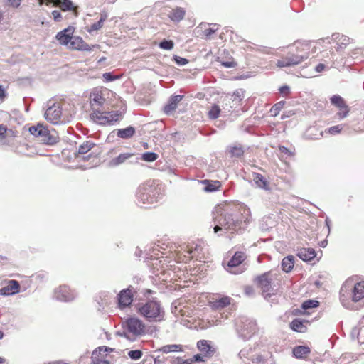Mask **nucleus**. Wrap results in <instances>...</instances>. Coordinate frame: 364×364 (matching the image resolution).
Masks as SVG:
<instances>
[{
  "label": "nucleus",
  "mask_w": 364,
  "mask_h": 364,
  "mask_svg": "<svg viewBox=\"0 0 364 364\" xmlns=\"http://www.w3.org/2000/svg\"><path fill=\"white\" fill-rule=\"evenodd\" d=\"M310 48V45L309 43H301L300 45V49L301 50H309Z\"/></svg>",
  "instance_id": "obj_56"
},
{
  "label": "nucleus",
  "mask_w": 364,
  "mask_h": 364,
  "mask_svg": "<svg viewBox=\"0 0 364 364\" xmlns=\"http://www.w3.org/2000/svg\"><path fill=\"white\" fill-rule=\"evenodd\" d=\"M201 182L206 185L204 189L208 192L215 191L221 187V183L218 181L203 180Z\"/></svg>",
  "instance_id": "obj_33"
},
{
  "label": "nucleus",
  "mask_w": 364,
  "mask_h": 364,
  "mask_svg": "<svg viewBox=\"0 0 364 364\" xmlns=\"http://www.w3.org/2000/svg\"><path fill=\"white\" fill-rule=\"evenodd\" d=\"M174 43L172 41L164 40L159 43V47L161 49L170 50L173 48Z\"/></svg>",
  "instance_id": "obj_43"
},
{
  "label": "nucleus",
  "mask_w": 364,
  "mask_h": 364,
  "mask_svg": "<svg viewBox=\"0 0 364 364\" xmlns=\"http://www.w3.org/2000/svg\"><path fill=\"white\" fill-rule=\"evenodd\" d=\"M120 114L117 112H101L100 110H94L90 114L91 119L102 125L113 124L119 119Z\"/></svg>",
  "instance_id": "obj_5"
},
{
  "label": "nucleus",
  "mask_w": 364,
  "mask_h": 364,
  "mask_svg": "<svg viewBox=\"0 0 364 364\" xmlns=\"http://www.w3.org/2000/svg\"><path fill=\"white\" fill-rule=\"evenodd\" d=\"M183 96L175 95L170 98L168 102L164 106V111L166 114H171L178 107V104L181 101Z\"/></svg>",
  "instance_id": "obj_25"
},
{
  "label": "nucleus",
  "mask_w": 364,
  "mask_h": 364,
  "mask_svg": "<svg viewBox=\"0 0 364 364\" xmlns=\"http://www.w3.org/2000/svg\"><path fill=\"white\" fill-rule=\"evenodd\" d=\"M95 46V45H88L80 36H74L68 46V48L81 51H91Z\"/></svg>",
  "instance_id": "obj_19"
},
{
  "label": "nucleus",
  "mask_w": 364,
  "mask_h": 364,
  "mask_svg": "<svg viewBox=\"0 0 364 364\" xmlns=\"http://www.w3.org/2000/svg\"><path fill=\"white\" fill-rule=\"evenodd\" d=\"M291 328L299 333H305L307 327L304 324V322L299 318L294 319L290 323Z\"/></svg>",
  "instance_id": "obj_32"
},
{
  "label": "nucleus",
  "mask_w": 364,
  "mask_h": 364,
  "mask_svg": "<svg viewBox=\"0 0 364 364\" xmlns=\"http://www.w3.org/2000/svg\"><path fill=\"white\" fill-rule=\"evenodd\" d=\"M187 62L188 61H187L186 59L181 58V64L184 65V64L187 63Z\"/></svg>",
  "instance_id": "obj_60"
},
{
  "label": "nucleus",
  "mask_w": 364,
  "mask_h": 364,
  "mask_svg": "<svg viewBox=\"0 0 364 364\" xmlns=\"http://www.w3.org/2000/svg\"><path fill=\"white\" fill-rule=\"evenodd\" d=\"M75 31V28L73 26H68V28L63 29V31L58 32L55 38L58 41L59 43L65 46L68 48L70 42L74 37L73 35Z\"/></svg>",
  "instance_id": "obj_18"
},
{
  "label": "nucleus",
  "mask_w": 364,
  "mask_h": 364,
  "mask_svg": "<svg viewBox=\"0 0 364 364\" xmlns=\"http://www.w3.org/2000/svg\"><path fill=\"white\" fill-rule=\"evenodd\" d=\"M40 5H42L43 4V0H39Z\"/></svg>",
  "instance_id": "obj_64"
},
{
  "label": "nucleus",
  "mask_w": 364,
  "mask_h": 364,
  "mask_svg": "<svg viewBox=\"0 0 364 364\" xmlns=\"http://www.w3.org/2000/svg\"><path fill=\"white\" fill-rule=\"evenodd\" d=\"M285 105L284 101H280L277 103H276L272 107V112H274V115H277L281 109L283 108L284 105Z\"/></svg>",
  "instance_id": "obj_46"
},
{
  "label": "nucleus",
  "mask_w": 364,
  "mask_h": 364,
  "mask_svg": "<svg viewBox=\"0 0 364 364\" xmlns=\"http://www.w3.org/2000/svg\"><path fill=\"white\" fill-rule=\"evenodd\" d=\"M159 156L157 154L154 152H146L141 156V159L144 161L152 162L158 159Z\"/></svg>",
  "instance_id": "obj_40"
},
{
  "label": "nucleus",
  "mask_w": 364,
  "mask_h": 364,
  "mask_svg": "<svg viewBox=\"0 0 364 364\" xmlns=\"http://www.w3.org/2000/svg\"><path fill=\"white\" fill-rule=\"evenodd\" d=\"M95 146V144L92 141H85L82 144L77 150V152L75 154V160L77 162L89 161L90 159H95L97 158V155L93 154L92 153L87 154L92 148ZM94 160H92L93 161Z\"/></svg>",
  "instance_id": "obj_9"
},
{
  "label": "nucleus",
  "mask_w": 364,
  "mask_h": 364,
  "mask_svg": "<svg viewBox=\"0 0 364 364\" xmlns=\"http://www.w3.org/2000/svg\"><path fill=\"white\" fill-rule=\"evenodd\" d=\"M246 259L247 255L245 252L237 251L235 252L228 263V267L230 268L229 271L235 274L237 273L236 272L232 270V269L239 267Z\"/></svg>",
  "instance_id": "obj_22"
},
{
  "label": "nucleus",
  "mask_w": 364,
  "mask_h": 364,
  "mask_svg": "<svg viewBox=\"0 0 364 364\" xmlns=\"http://www.w3.org/2000/svg\"><path fill=\"white\" fill-rule=\"evenodd\" d=\"M3 336H4V333L1 331H0V339H1L3 338Z\"/></svg>",
  "instance_id": "obj_63"
},
{
  "label": "nucleus",
  "mask_w": 364,
  "mask_h": 364,
  "mask_svg": "<svg viewBox=\"0 0 364 364\" xmlns=\"http://www.w3.org/2000/svg\"><path fill=\"white\" fill-rule=\"evenodd\" d=\"M124 337L130 341H135L146 333V326L144 322L136 317L131 316L122 323Z\"/></svg>",
  "instance_id": "obj_3"
},
{
  "label": "nucleus",
  "mask_w": 364,
  "mask_h": 364,
  "mask_svg": "<svg viewBox=\"0 0 364 364\" xmlns=\"http://www.w3.org/2000/svg\"><path fill=\"white\" fill-rule=\"evenodd\" d=\"M159 184L154 180H149L146 183L141 184L138 189V198L143 203H153V198H150L151 194L154 195Z\"/></svg>",
  "instance_id": "obj_6"
},
{
  "label": "nucleus",
  "mask_w": 364,
  "mask_h": 364,
  "mask_svg": "<svg viewBox=\"0 0 364 364\" xmlns=\"http://www.w3.org/2000/svg\"><path fill=\"white\" fill-rule=\"evenodd\" d=\"M160 350L164 353H168L171 352H181L183 350V347L181 345L178 344L166 345L162 346Z\"/></svg>",
  "instance_id": "obj_37"
},
{
  "label": "nucleus",
  "mask_w": 364,
  "mask_h": 364,
  "mask_svg": "<svg viewBox=\"0 0 364 364\" xmlns=\"http://www.w3.org/2000/svg\"><path fill=\"white\" fill-rule=\"evenodd\" d=\"M107 18V14L106 13L101 14L100 20L97 22L92 24L87 28V31L90 33L93 31L100 30V28H102L103 27L104 22L106 21Z\"/></svg>",
  "instance_id": "obj_35"
},
{
  "label": "nucleus",
  "mask_w": 364,
  "mask_h": 364,
  "mask_svg": "<svg viewBox=\"0 0 364 364\" xmlns=\"http://www.w3.org/2000/svg\"><path fill=\"white\" fill-rule=\"evenodd\" d=\"M326 68V65L323 64V63H319L318 65H317L315 68V70L317 72V73H321L322 71H323Z\"/></svg>",
  "instance_id": "obj_53"
},
{
  "label": "nucleus",
  "mask_w": 364,
  "mask_h": 364,
  "mask_svg": "<svg viewBox=\"0 0 364 364\" xmlns=\"http://www.w3.org/2000/svg\"><path fill=\"white\" fill-rule=\"evenodd\" d=\"M129 356L133 360H139L141 358L143 353L139 350H130L128 353Z\"/></svg>",
  "instance_id": "obj_45"
},
{
  "label": "nucleus",
  "mask_w": 364,
  "mask_h": 364,
  "mask_svg": "<svg viewBox=\"0 0 364 364\" xmlns=\"http://www.w3.org/2000/svg\"><path fill=\"white\" fill-rule=\"evenodd\" d=\"M55 0H46V4L49 5L50 4H53V6H55Z\"/></svg>",
  "instance_id": "obj_59"
},
{
  "label": "nucleus",
  "mask_w": 364,
  "mask_h": 364,
  "mask_svg": "<svg viewBox=\"0 0 364 364\" xmlns=\"http://www.w3.org/2000/svg\"><path fill=\"white\" fill-rule=\"evenodd\" d=\"M62 117V107L60 103H53L46 109L45 118L52 124H58Z\"/></svg>",
  "instance_id": "obj_13"
},
{
  "label": "nucleus",
  "mask_w": 364,
  "mask_h": 364,
  "mask_svg": "<svg viewBox=\"0 0 364 364\" xmlns=\"http://www.w3.org/2000/svg\"><path fill=\"white\" fill-rule=\"evenodd\" d=\"M17 132L13 129H9L4 124H0V139L5 140L7 137L14 138L17 136Z\"/></svg>",
  "instance_id": "obj_30"
},
{
  "label": "nucleus",
  "mask_w": 364,
  "mask_h": 364,
  "mask_svg": "<svg viewBox=\"0 0 364 364\" xmlns=\"http://www.w3.org/2000/svg\"><path fill=\"white\" fill-rule=\"evenodd\" d=\"M134 288L129 286L128 288L124 289L118 294V306L120 309H123L129 306L133 302L134 296Z\"/></svg>",
  "instance_id": "obj_11"
},
{
  "label": "nucleus",
  "mask_w": 364,
  "mask_h": 364,
  "mask_svg": "<svg viewBox=\"0 0 364 364\" xmlns=\"http://www.w3.org/2000/svg\"><path fill=\"white\" fill-rule=\"evenodd\" d=\"M53 18L55 21L60 22L62 21L63 17L61 13L58 10H54L52 11Z\"/></svg>",
  "instance_id": "obj_49"
},
{
  "label": "nucleus",
  "mask_w": 364,
  "mask_h": 364,
  "mask_svg": "<svg viewBox=\"0 0 364 364\" xmlns=\"http://www.w3.org/2000/svg\"><path fill=\"white\" fill-rule=\"evenodd\" d=\"M352 294V299L354 302H358L364 298V281L354 285Z\"/></svg>",
  "instance_id": "obj_26"
},
{
  "label": "nucleus",
  "mask_w": 364,
  "mask_h": 364,
  "mask_svg": "<svg viewBox=\"0 0 364 364\" xmlns=\"http://www.w3.org/2000/svg\"><path fill=\"white\" fill-rule=\"evenodd\" d=\"M112 351V349L105 346H101L95 349L92 354V364H109L108 359V352Z\"/></svg>",
  "instance_id": "obj_15"
},
{
  "label": "nucleus",
  "mask_w": 364,
  "mask_h": 364,
  "mask_svg": "<svg viewBox=\"0 0 364 364\" xmlns=\"http://www.w3.org/2000/svg\"><path fill=\"white\" fill-rule=\"evenodd\" d=\"M253 180L258 187L264 190H269V183L262 174L255 173Z\"/></svg>",
  "instance_id": "obj_31"
},
{
  "label": "nucleus",
  "mask_w": 364,
  "mask_h": 364,
  "mask_svg": "<svg viewBox=\"0 0 364 364\" xmlns=\"http://www.w3.org/2000/svg\"><path fill=\"white\" fill-rule=\"evenodd\" d=\"M319 305V302L316 300H307L302 304V308L304 309H309L314 307H317Z\"/></svg>",
  "instance_id": "obj_41"
},
{
  "label": "nucleus",
  "mask_w": 364,
  "mask_h": 364,
  "mask_svg": "<svg viewBox=\"0 0 364 364\" xmlns=\"http://www.w3.org/2000/svg\"><path fill=\"white\" fill-rule=\"evenodd\" d=\"M220 114V108L219 107L218 105H214L210 107V109L208 113V115L210 119H215L219 117Z\"/></svg>",
  "instance_id": "obj_38"
},
{
  "label": "nucleus",
  "mask_w": 364,
  "mask_h": 364,
  "mask_svg": "<svg viewBox=\"0 0 364 364\" xmlns=\"http://www.w3.org/2000/svg\"><path fill=\"white\" fill-rule=\"evenodd\" d=\"M29 132L35 137H39L45 144H54L58 141V138L51 134L47 127L42 124H38L36 126H32L29 128Z\"/></svg>",
  "instance_id": "obj_4"
},
{
  "label": "nucleus",
  "mask_w": 364,
  "mask_h": 364,
  "mask_svg": "<svg viewBox=\"0 0 364 364\" xmlns=\"http://www.w3.org/2000/svg\"><path fill=\"white\" fill-rule=\"evenodd\" d=\"M5 363V359L0 357V364H4Z\"/></svg>",
  "instance_id": "obj_62"
},
{
  "label": "nucleus",
  "mask_w": 364,
  "mask_h": 364,
  "mask_svg": "<svg viewBox=\"0 0 364 364\" xmlns=\"http://www.w3.org/2000/svg\"><path fill=\"white\" fill-rule=\"evenodd\" d=\"M308 57V52L304 55L288 53L286 55L282 56L280 59L277 60V65L279 68L295 66L307 59Z\"/></svg>",
  "instance_id": "obj_7"
},
{
  "label": "nucleus",
  "mask_w": 364,
  "mask_h": 364,
  "mask_svg": "<svg viewBox=\"0 0 364 364\" xmlns=\"http://www.w3.org/2000/svg\"><path fill=\"white\" fill-rule=\"evenodd\" d=\"M136 313L149 323L165 321L166 311L161 302L156 298L138 302L135 305Z\"/></svg>",
  "instance_id": "obj_2"
},
{
  "label": "nucleus",
  "mask_w": 364,
  "mask_h": 364,
  "mask_svg": "<svg viewBox=\"0 0 364 364\" xmlns=\"http://www.w3.org/2000/svg\"><path fill=\"white\" fill-rule=\"evenodd\" d=\"M201 249L202 248L200 246L196 245L194 248L187 247L186 252L190 255L189 258L191 259L194 257H197L198 255L196 253L198 252V250H201Z\"/></svg>",
  "instance_id": "obj_42"
},
{
  "label": "nucleus",
  "mask_w": 364,
  "mask_h": 364,
  "mask_svg": "<svg viewBox=\"0 0 364 364\" xmlns=\"http://www.w3.org/2000/svg\"><path fill=\"white\" fill-rule=\"evenodd\" d=\"M232 301V299L231 297L228 296H223L210 301L209 306L213 310L220 311L230 306Z\"/></svg>",
  "instance_id": "obj_21"
},
{
  "label": "nucleus",
  "mask_w": 364,
  "mask_h": 364,
  "mask_svg": "<svg viewBox=\"0 0 364 364\" xmlns=\"http://www.w3.org/2000/svg\"><path fill=\"white\" fill-rule=\"evenodd\" d=\"M105 102L102 91L99 89H95L90 93V105L92 107L101 106Z\"/></svg>",
  "instance_id": "obj_23"
},
{
  "label": "nucleus",
  "mask_w": 364,
  "mask_h": 364,
  "mask_svg": "<svg viewBox=\"0 0 364 364\" xmlns=\"http://www.w3.org/2000/svg\"><path fill=\"white\" fill-rule=\"evenodd\" d=\"M343 129L342 124H338L335 126H332L328 129V133L331 135H335L336 134H339Z\"/></svg>",
  "instance_id": "obj_44"
},
{
  "label": "nucleus",
  "mask_w": 364,
  "mask_h": 364,
  "mask_svg": "<svg viewBox=\"0 0 364 364\" xmlns=\"http://www.w3.org/2000/svg\"><path fill=\"white\" fill-rule=\"evenodd\" d=\"M118 148H113L109 150L107 152V156L109 157L108 166L110 167H116L124 164L127 160L134 156L133 153L127 152L119 154L117 156H114L118 154Z\"/></svg>",
  "instance_id": "obj_8"
},
{
  "label": "nucleus",
  "mask_w": 364,
  "mask_h": 364,
  "mask_svg": "<svg viewBox=\"0 0 364 364\" xmlns=\"http://www.w3.org/2000/svg\"><path fill=\"white\" fill-rule=\"evenodd\" d=\"M215 32V30L210 28V27H208V28H205L203 31V34H202V36L205 38H209L212 34H213Z\"/></svg>",
  "instance_id": "obj_48"
},
{
  "label": "nucleus",
  "mask_w": 364,
  "mask_h": 364,
  "mask_svg": "<svg viewBox=\"0 0 364 364\" xmlns=\"http://www.w3.org/2000/svg\"><path fill=\"white\" fill-rule=\"evenodd\" d=\"M279 92H280V94H282L283 96L287 97V96H288V95L290 94V88H289V86H287V85L282 86V87L279 88Z\"/></svg>",
  "instance_id": "obj_50"
},
{
  "label": "nucleus",
  "mask_w": 364,
  "mask_h": 364,
  "mask_svg": "<svg viewBox=\"0 0 364 364\" xmlns=\"http://www.w3.org/2000/svg\"><path fill=\"white\" fill-rule=\"evenodd\" d=\"M237 330L242 337L248 339L258 331V327L255 321L246 319L237 324Z\"/></svg>",
  "instance_id": "obj_10"
},
{
  "label": "nucleus",
  "mask_w": 364,
  "mask_h": 364,
  "mask_svg": "<svg viewBox=\"0 0 364 364\" xmlns=\"http://www.w3.org/2000/svg\"><path fill=\"white\" fill-rule=\"evenodd\" d=\"M48 364H67V363H63L62 361L58 360V361H55V362L49 363Z\"/></svg>",
  "instance_id": "obj_58"
},
{
  "label": "nucleus",
  "mask_w": 364,
  "mask_h": 364,
  "mask_svg": "<svg viewBox=\"0 0 364 364\" xmlns=\"http://www.w3.org/2000/svg\"><path fill=\"white\" fill-rule=\"evenodd\" d=\"M294 266V259L292 255L284 257L282 261V269L286 272H289L292 270Z\"/></svg>",
  "instance_id": "obj_34"
},
{
  "label": "nucleus",
  "mask_w": 364,
  "mask_h": 364,
  "mask_svg": "<svg viewBox=\"0 0 364 364\" xmlns=\"http://www.w3.org/2000/svg\"><path fill=\"white\" fill-rule=\"evenodd\" d=\"M222 65L225 68H234L237 65V63L233 60V58H230L225 61H220Z\"/></svg>",
  "instance_id": "obj_47"
},
{
  "label": "nucleus",
  "mask_w": 364,
  "mask_h": 364,
  "mask_svg": "<svg viewBox=\"0 0 364 364\" xmlns=\"http://www.w3.org/2000/svg\"><path fill=\"white\" fill-rule=\"evenodd\" d=\"M1 284L2 287L0 289V296H12L19 293L21 291V285L17 280H4L2 282Z\"/></svg>",
  "instance_id": "obj_12"
},
{
  "label": "nucleus",
  "mask_w": 364,
  "mask_h": 364,
  "mask_svg": "<svg viewBox=\"0 0 364 364\" xmlns=\"http://www.w3.org/2000/svg\"><path fill=\"white\" fill-rule=\"evenodd\" d=\"M103 78L107 82H110L115 80L117 77L113 76L111 73H105L103 74Z\"/></svg>",
  "instance_id": "obj_51"
},
{
  "label": "nucleus",
  "mask_w": 364,
  "mask_h": 364,
  "mask_svg": "<svg viewBox=\"0 0 364 364\" xmlns=\"http://www.w3.org/2000/svg\"><path fill=\"white\" fill-rule=\"evenodd\" d=\"M9 5L14 8H18L21 4V0H6Z\"/></svg>",
  "instance_id": "obj_52"
},
{
  "label": "nucleus",
  "mask_w": 364,
  "mask_h": 364,
  "mask_svg": "<svg viewBox=\"0 0 364 364\" xmlns=\"http://www.w3.org/2000/svg\"><path fill=\"white\" fill-rule=\"evenodd\" d=\"M55 297L61 301H70L74 299L75 294L67 285H60L55 290Z\"/></svg>",
  "instance_id": "obj_16"
},
{
  "label": "nucleus",
  "mask_w": 364,
  "mask_h": 364,
  "mask_svg": "<svg viewBox=\"0 0 364 364\" xmlns=\"http://www.w3.org/2000/svg\"><path fill=\"white\" fill-rule=\"evenodd\" d=\"M55 6H58L63 11H71L74 18L79 15L78 6L74 5L71 0H55Z\"/></svg>",
  "instance_id": "obj_20"
},
{
  "label": "nucleus",
  "mask_w": 364,
  "mask_h": 364,
  "mask_svg": "<svg viewBox=\"0 0 364 364\" xmlns=\"http://www.w3.org/2000/svg\"><path fill=\"white\" fill-rule=\"evenodd\" d=\"M186 10L181 7L173 9L168 14V18L173 22H179L184 18Z\"/></svg>",
  "instance_id": "obj_27"
},
{
  "label": "nucleus",
  "mask_w": 364,
  "mask_h": 364,
  "mask_svg": "<svg viewBox=\"0 0 364 364\" xmlns=\"http://www.w3.org/2000/svg\"><path fill=\"white\" fill-rule=\"evenodd\" d=\"M279 150L282 152H285L286 151H287V149L285 148L284 146H280Z\"/></svg>",
  "instance_id": "obj_61"
},
{
  "label": "nucleus",
  "mask_w": 364,
  "mask_h": 364,
  "mask_svg": "<svg viewBox=\"0 0 364 364\" xmlns=\"http://www.w3.org/2000/svg\"><path fill=\"white\" fill-rule=\"evenodd\" d=\"M311 353V350L308 346H299L293 349V354L296 358L304 359Z\"/></svg>",
  "instance_id": "obj_28"
},
{
  "label": "nucleus",
  "mask_w": 364,
  "mask_h": 364,
  "mask_svg": "<svg viewBox=\"0 0 364 364\" xmlns=\"http://www.w3.org/2000/svg\"><path fill=\"white\" fill-rule=\"evenodd\" d=\"M135 133V129L133 127H128L125 129H119L117 130V136L122 139L131 138Z\"/></svg>",
  "instance_id": "obj_36"
},
{
  "label": "nucleus",
  "mask_w": 364,
  "mask_h": 364,
  "mask_svg": "<svg viewBox=\"0 0 364 364\" xmlns=\"http://www.w3.org/2000/svg\"><path fill=\"white\" fill-rule=\"evenodd\" d=\"M245 210L242 204L235 202L218 205L213 212L214 232L217 233L224 228L232 234L238 233L242 230L243 223L246 222L244 216Z\"/></svg>",
  "instance_id": "obj_1"
},
{
  "label": "nucleus",
  "mask_w": 364,
  "mask_h": 364,
  "mask_svg": "<svg viewBox=\"0 0 364 364\" xmlns=\"http://www.w3.org/2000/svg\"><path fill=\"white\" fill-rule=\"evenodd\" d=\"M191 360L193 361V363L196 361H204L203 357L199 354L195 355Z\"/></svg>",
  "instance_id": "obj_55"
},
{
  "label": "nucleus",
  "mask_w": 364,
  "mask_h": 364,
  "mask_svg": "<svg viewBox=\"0 0 364 364\" xmlns=\"http://www.w3.org/2000/svg\"><path fill=\"white\" fill-rule=\"evenodd\" d=\"M6 97V92L3 87L0 85V102H3Z\"/></svg>",
  "instance_id": "obj_54"
},
{
  "label": "nucleus",
  "mask_w": 364,
  "mask_h": 364,
  "mask_svg": "<svg viewBox=\"0 0 364 364\" xmlns=\"http://www.w3.org/2000/svg\"><path fill=\"white\" fill-rule=\"evenodd\" d=\"M255 282L263 292H269L272 289V278L270 272H265L255 279Z\"/></svg>",
  "instance_id": "obj_17"
},
{
  "label": "nucleus",
  "mask_w": 364,
  "mask_h": 364,
  "mask_svg": "<svg viewBox=\"0 0 364 364\" xmlns=\"http://www.w3.org/2000/svg\"><path fill=\"white\" fill-rule=\"evenodd\" d=\"M330 100L331 103L339 109V112L336 114L338 119H343L346 118L350 112V108L343 98L340 95H335L331 97Z\"/></svg>",
  "instance_id": "obj_14"
},
{
  "label": "nucleus",
  "mask_w": 364,
  "mask_h": 364,
  "mask_svg": "<svg viewBox=\"0 0 364 364\" xmlns=\"http://www.w3.org/2000/svg\"><path fill=\"white\" fill-rule=\"evenodd\" d=\"M197 347L199 349V350L203 353H205V355L210 356L213 355L215 350L213 349V348L209 344L208 341L206 340H200L197 343Z\"/></svg>",
  "instance_id": "obj_29"
},
{
  "label": "nucleus",
  "mask_w": 364,
  "mask_h": 364,
  "mask_svg": "<svg viewBox=\"0 0 364 364\" xmlns=\"http://www.w3.org/2000/svg\"><path fill=\"white\" fill-rule=\"evenodd\" d=\"M229 151L232 157H240L244 154V150L240 146H231Z\"/></svg>",
  "instance_id": "obj_39"
},
{
  "label": "nucleus",
  "mask_w": 364,
  "mask_h": 364,
  "mask_svg": "<svg viewBox=\"0 0 364 364\" xmlns=\"http://www.w3.org/2000/svg\"><path fill=\"white\" fill-rule=\"evenodd\" d=\"M297 256L302 260L309 262L316 257V253L313 248L302 247L298 250Z\"/></svg>",
  "instance_id": "obj_24"
},
{
  "label": "nucleus",
  "mask_w": 364,
  "mask_h": 364,
  "mask_svg": "<svg viewBox=\"0 0 364 364\" xmlns=\"http://www.w3.org/2000/svg\"><path fill=\"white\" fill-rule=\"evenodd\" d=\"M181 364H193V361L189 358L183 360Z\"/></svg>",
  "instance_id": "obj_57"
}]
</instances>
